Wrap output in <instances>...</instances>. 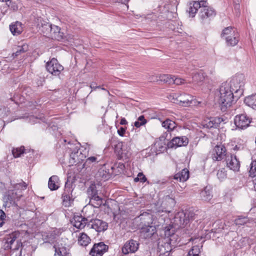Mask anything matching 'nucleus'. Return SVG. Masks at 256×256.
Instances as JSON below:
<instances>
[{"instance_id": "2eb2a0df", "label": "nucleus", "mask_w": 256, "mask_h": 256, "mask_svg": "<svg viewBox=\"0 0 256 256\" xmlns=\"http://www.w3.org/2000/svg\"><path fill=\"white\" fill-rule=\"evenodd\" d=\"M226 166L234 172L239 171L240 168V162L236 156L234 154H228L226 156Z\"/></svg>"}, {"instance_id": "f257e3e1", "label": "nucleus", "mask_w": 256, "mask_h": 256, "mask_svg": "<svg viewBox=\"0 0 256 256\" xmlns=\"http://www.w3.org/2000/svg\"><path fill=\"white\" fill-rule=\"evenodd\" d=\"M194 216V214L192 212L188 210L178 212L174 217V223L180 227H182V232L189 234L191 232L188 228H185V226L193 220Z\"/></svg>"}, {"instance_id": "72a5a7b5", "label": "nucleus", "mask_w": 256, "mask_h": 256, "mask_svg": "<svg viewBox=\"0 0 256 256\" xmlns=\"http://www.w3.org/2000/svg\"><path fill=\"white\" fill-rule=\"evenodd\" d=\"M20 236V233L17 232H14L10 234L6 238V244H8L6 247L8 248H11L14 242Z\"/></svg>"}, {"instance_id": "f704fd0d", "label": "nucleus", "mask_w": 256, "mask_h": 256, "mask_svg": "<svg viewBox=\"0 0 256 256\" xmlns=\"http://www.w3.org/2000/svg\"><path fill=\"white\" fill-rule=\"evenodd\" d=\"M137 218H140L142 224H150L152 220V215L148 212H144Z\"/></svg>"}, {"instance_id": "f03ea898", "label": "nucleus", "mask_w": 256, "mask_h": 256, "mask_svg": "<svg viewBox=\"0 0 256 256\" xmlns=\"http://www.w3.org/2000/svg\"><path fill=\"white\" fill-rule=\"evenodd\" d=\"M229 86L235 94L236 99L238 100L244 93L245 78L243 74H237L228 82Z\"/></svg>"}, {"instance_id": "4468645a", "label": "nucleus", "mask_w": 256, "mask_h": 256, "mask_svg": "<svg viewBox=\"0 0 256 256\" xmlns=\"http://www.w3.org/2000/svg\"><path fill=\"white\" fill-rule=\"evenodd\" d=\"M251 122L250 118L246 114L236 115L234 120L236 126L240 129L247 128Z\"/></svg>"}, {"instance_id": "6ab92c4d", "label": "nucleus", "mask_w": 256, "mask_h": 256, "mask_svg": "<svg viewBox=\"0 0 256 256\" xmlns=\"http://www.w3.org/2000/svg\"><path fill=\"white\" fill-rule=\"evenodd\" d=\"M90 217L86 216L82 217V216H74L73 218V225L78 229H82L86 226L88 228V224L89 223Z\"/></svg>"}, {"instance_id": "39448f33", "label": "nucleus", "mask_w": 256, "mask_h": 256, "mask_svg": "<svg viewBox=\"0 0 256 256\" xmlns=\"http://www.w3.org/2000/svg\"><path fill=\"white\" fill-rule=\"evenodd\" d=\"M46 68L48 72L54 76H58L64 70V66L55 58L47 62Z\"/></svg>"}, {"instance_id": "393cba45", "label": "nucleus", "mask_w": 256, "mask_h": 256, "mask_svg": "<svg viewBox=\"0 0 256 256\" xmlns=\"http://www.w3.org/2000/svg\"><path fill=\"white\" fill-rule=\"evenodd\" d=\"M222 121V120L220 118H211L204 120L203 126L208 128H216Z\"/></svg>"}, {"instance_id": "338daca9", "label": "nucleus", "mask_w": 256, "mask_h": 256, "mask_svg": "<svg viewBox=\"0 0 256 256\" xmlns=\"http://www.w3.org/2000/svg\"><path fill=\"white\" fill-rule=\"evenodd\" d=\"M200 2L202 6L206 4V0H200V2Z\"/></svg>"}, {"instance_id": "8fccbe9b", "label": "nucleus", "mask_w": 256, "mask_h": 256, "mask_svg": "<svg viewBox=\"0 0 256 256\" xmlns=\"http://www.w3.org/2000/svg\"><path fill=\"white\" fill-rule=\"evenodd\" d=\"M147 122L144 116H140L138 118V120L134 123V126L136 128H140V126L144 125Z\"/></svg>"}, {"instance_id": "c85d7f7f", "label": "nucleus", "mask_w": 256, "mask_h": 256, "mask_svg": "<svg viewBox=\"0 0 256 256\" xmlns=\"http://www.w3.org/2000/svg\"><path fill=\"white\" fill-rule=\"evenodd\" d=\"M189 178V171L184 168L174 176V178L180 182H186Z\"/></svg>"}, {"instance_id": "09e8293b", "label": "nucleus", "mask_w": 256, "mask_h": 256, "mask_svg": "<svg viewBox=\"0 0 256 256\" xmlns=\"http://www.w3.org/2000/svg\"><path fill=\"white\" fill-rule=\"evenodd\" d=\"M12 185L14 192L16 190H24L27 187V184L24 182L17 184H12Z\"/></svg>"}, {"instance_id": "bf43d9fd", "label": "nucleus", "mask_w": 256, "mask_h": 256, "mask_svg": "<svg viewBox=\"0 0 256 256\" xmlns=\"http://www.w3.org/2000/svg\"><path fill=\"white\" fill-rule=\"evenodd\" d=\"M126 132V128H123V127H121L118 130V134L120 136H124V134Z\"/></svg>"}, {"instance_id": "a18cd8bd", "label": "nucleus", "mask_w": 256, "mask_h": 256, "mask_svg": "<svg viewBox=\"0 0 256 256\" xmlns=\"http://www.w3.org/2000/svg\"><path fill=\"white\" fill-rule=\"evenodd\" d=\"M250 220L248 217L244 216H238L237 218L234 220V224L236 225H244V224L250 223Z\"/></svg>"}, {"instance_id": "5701e85b", "label": "nucleus", "mask_w": 256, "mask_h": 256, "mask_svg": "<svg viewBox=\"0 0 256 256\" xmlns=\"http://www.w3.org/2000/svg\"><path fill=\"white\" fill-rule=\"evenodd\" d=\"M202 4L197 1H192L188 2V8L186 12L189 14V16L194 18L195 16L196 13L198 8H200Z\"/></svg>"}, {"instance_id": "2f4dec72", "label": "nucleus", "mask_w": 256, "mask_h": 256, "mask_svg": "<svg viewBox=\"0 0 256 256\" xmlns=\"http://www.w3.org/2000/svg\"><path fill=\"white\" fill-rule=\"evenodd\" d=\"M244 104L254 110H256V93L245 98Z\"/></svg>"}, {"instance_id": "9b49d317", "label": "nucleus", "mask_w": 256, "mask_h": 256, "mask_svg": "<svg viewBox=\"0 0 256 256\" xmlns=\"http://www.w3.org/2000/svg\"><path fill=\"white\" fill-rule=\"evenodd\" d=\"M36 22L38 30L42 33L44 36H47L52 32V25L44 20L42 18H38Z\"/></svg>"}, {"instance_id": "dca6fc26", "label": "nucleus", "mask_w": 256, "mask_h": 256, "mask_svg": "<svg viewBox=\"0 0 256 256\" xmlns=\"http://www.w3.org/2000/svg\"><path fill=\"white\" fill-rule=\"evenodd\" d=\"M226 156V148L224 145L216 146L212 151V158L214 161H220Z\"/></svg>"}, {"instance_id": "603ef678", "label": "nucleus", "mask_w": 256, "mask_h": 256, "mask_svg": "<svg viewBox=\"0 0 256 256\" xmlns=\"http://www.w3.org/2000/svg\"><path fill=\"white\" fill-rule=\"evenodd\" d=\"M249 173L250 176L252 177L256 176V160L252 162Z\"/></svg>"}, {"instance_id": "3c124183", "label": "nucleus", "mask_w": 256, "mask_h": 256, "mask_svg": "<svg viewBox=\"0 0 256 256\" xmlns=\"http://www.w3.org/2000/svg\"><path fill=\"white\" fill-rule=\"evenodd\" d=\"M216 175L220 180H222L226 178V170L224 168H222L218 170Z\"/></svg>"}, {"instance_id": "774afa93", "label": "nucleus", "mask_w": 256, "mask_h": 256, "mask_svg": "<svg viewBox=\"0 0 256 256\" xmlns=\"http://www.w3.org/2000/svg\"><path fill=\"white\" fill-rule=\"evenodd\" d=\"M240 149V147L238 146L237 145L235 146L234 148V150H238Z\"/></svg>"}, {"instance_id": "37998d69", "label": "nucleus", "mask_w": 256, "mask_h": 256, "mask_svg": "<svg viewBox=\"0 0 256 256\" xmlns=\"http://www.w3.org/2000/svg\"><path fill=\"white\" fill-rule=\"evenodd\" d=\"M159 80L161 82H163L166 83H168L169 84H172V82H173V78H174V76H172L169 74H160L158 76Z\"/></svg>"}, {"instance_id": "6e6552de", "label": "nucleus", "mask_w": 256, "mask_h": 256, "mask_svg": "<svg viewBox=\"0 0 256 256\" xmlns=\"http://www.w3.org/2000/svg\"><path fill=\"white\" fill-rule=\"evenodd\" d=\"M167 238H163L158 242V251L160 256H168L172 250V246H174Z\"/></svg>"}, {"instance_id": "1a4fd4ad", "label": "nucleus", "mask_w": 256, "mask_h": 256, "mask_svg": "<svg viewBox=\"0 0 256 256\" xmlns=\"http://www.w3.org/2000/svg\"><path fill=\"white\" fill-rule=\"evenodd\" d=\"M107 222L99 219L90 218L89 223L88 224V229H94L98 232H104L108 229Z\"/></svg>"}, {"instance_id": "20e7f679", "label": "nucleus", "mask_w": 256, "mask_h": 256, "mask_svg": "<svg viewBox=\"0 0 256 256\" xmlns=\"http://www.w3.org/2000/svg\"><path fill=\"white\" fill-rule=\"evenodd\" d=\"M72 182L68 180L65 184L64 192L62 194V204L66 207L71 206L73 202L72 192L73 191Z\"/></svg>"}, {"instance_id": "c9c22d12", "label": "nucleus", "mask_w": 256, "mask_h": 256, "mask_svg": "<svg viewBox=\"0 0 256 256\" xmlns=\"http://www.w3.org/2000/svg\"><path fill=\"white\" fill-rule=\"evenodd\" d=\"M162 126L167 129L168 132H171L176 127V123L169 118H167L162 124Z\"/></svg>"}, {"instance_id": "680f3d73", "label": "nucleus", "mask_w": 256, "mask_h": 256, "mask_svg": "<svg viewBox=\"0 0 256 256\" xmlns=\"http://www.w3.org/2000/svg\"><path fill=\"white\" fill-rule=\"evenodd\" d=\"M5 218H6L5 213L2 210H0V219L1 220H3Z\"/></svg>"}, {"instance_id": "58836bf2", "label": "nucleus", "mask_w": 256, "mask_h": 256, "mask_svg": "<svg viewBox=\"0 0 256 256\" xmlns=\"http://www.w3.org/2000/svg\"><path fill=\"white\" fill-rule=\"evenodd\" d=\"M28 50V46L27 44H24L22 46H18L16 48V50L13 53L12 56L14 57H16L20 54L27 52Z\"/></svg>"}, {"instance_id": "49530a36", "label": "nucleus", "mask_w": 256, "mask_h": 256, "mask_svg": "<svg viewBox=\"0 0 256 256\" xmlns=\"http://www.w3.org/2000/svg\"><path fill=\"white\" fill-rule=\"evenodd\" d=\"M200 196L202 199L206 201H209L212 198L211 191L207 190L206 188L201 192Z\"/></svg>"}, {"instance_id": "473e14b6", "label": "nucleus", "mask_w": 256, "mask_h": 256, "mask_svg": "<svg viewBox=\"0 0 256 256\" xmlns=\"http://www.w3.org/2000/svg\"><path fill=\"white\" fill-rule=\"evenodd\" d=\"M226 44L230 46H236L239 41V36L238 33H236L232 36H226L225 38Z\"/></svg>"}, {"instance_id": "f3484780", "label": "nucleus", "mask_w": 256, "mask_h": 256, "mask_svg": "<svg viewBox=\"0 0 256 256\" xmlns=\"http://www.w3.org/2000/svg\"><path fill=\"white\" fill-rule=\"evenodd\" d=\"M108 246L105 244L103 242L95 244L90 252L92 256H102L104 253L108 250Z\"/></svg>"}, {"instance_id": "de8ad7c7", "label": "nucleus", "mask_w": 256, "mask_h": 256, "mask_svg": "<svg viewBox=\"0 0 256 256\" xmlns=\"http://www.w3.org/2000/svg\"><path fill=\"white\" fill-rule=\"evenodd\" d=\"M24 152V146L20 148H14L12 150V154L16 158H18L21 156Z\"/></svg>"}, {"instance_id": "e433bc0d", "label": "nucleus", "mask_w": 256, "mask_h": 256, "mask_svg": "<svg viewBox=\"0 0 256 256\" xmlns=\"http://www.w3.org/2000/svg\"><path fill=\"white\" fill-rule=\"evenodd\" d=\"M90 240V238L86 234L82 233L78 237V243L82 246H86L88 245Z\"/></svg>"}, {"instance_id": "a878e982", "label": "nucleus", "mask_w": 256, "mask_h": 256, "mask_svg": "<svg viewBox=\"0 0 256 256\" xmlns=\"http://www.w3.org/2000/svg\"><path fill=\"white\" fill-rule=\"evenodd\" d=\"M86 156H84L82 152H78V150L75 152H72L70 154L69 163L70 166H73L76 164L80 163V161H83Z\"/></svg>"}, {"instance_id": "0eeeda50", "label": "nucleus", "mask_w": 256, "mask_h": 256, "mask_svg": "<svg viewBox=\"0 0 256 256\" xmlns=\"http://www.w3.org/2000/svg\"><path fill=\"white\" fill-rule=\"evenodd\" d=\"M22 196L21 194H18L14 190H10L3 198V206L10 208L11 206H16V200H18Z\"/></svg>"}, {"instance_id": "bb28decb", "label": "nucleus", "mask_w": 256, "mask_h": 256, "mask_svg": "<svg viewBox=\"0 0 256 256\" xmlns=\"http://www.w3.org/2000/svg\"><path fill=\"white\" fill-rule=\"evenodd\" d=\"M10 30L14 36H18L23 30L22 24L18 21L12 23L10 25Z\"/></svg>"}, {"instance_id": "9d476101", "label": "nucleus", "mask_w": 256, "mask_h": 256, "mask_svg": "<svg viewBox=\"0 0 256 256\" xmlns=\"http://www.w3.org/2000/svg\"><path fill=\"white\" fill-rule=\"evenodd\" d=\"M164 238H167L174 244H176L178 242L180 241V238L177 234H176V228L173 225L169 224L164 228Z\"/></svg>"}, {"instance_id": "b1692460", "label": "nucleus", "mask_w": 256, "mask_h": 256, "mask_svg": "<svg viewBox=\"0 0 256 256\" xmlns=\"http://www.w3.org/2000/svg\"><path fill=\"white\" fill-rule=\"evenodd\" d=\"M176 202L174 198L170 197V196H166L164 200L162 201V208H160L158 210V212H165L166 213H170L171 210L168 208V206L166 207L165 205H170V207H172L174 206Z\"/></svg>"}, {"instance_id": "c03bdc74", "label": "nucleus", "mask_w": 256, "mask_h": 256, "mask_svg": "<svg viewBox=\"0 0 256 256\" xmlns=\"http://www.w3.org/2000/svg\"><path fill=\"white\" fill-rule=\"evenodd\" d=\"M192 82L196 84L202 82L205 78L204 74L202 72H199L195 74L192 76Z\"/></svg>"}, {"instance_id": "4d7b16f0", "label": "nucleus", "mask_w": 256, "mask_h": 256, "mask_svg": "<svg viewBox=\"0 0 256 256\" xmlns=\"http://www.w3.org/2000/svg\"><path fill=\"white\" fill-rule=\"evenodd\" d=\"M74 165L76 166L77 170L78 172L82 171L85 166H86V162L83 163V161H80V163L76 164Z\"/></svg>"}, {"instance_id": "6e6d98bb", "label": "nucleus", "mask_w": 256, "mask_h": 256, "mask_svg": "<svg viewBox=\"0 0 256 256\" xmlns=\"http://www.w3.org/2000/svg\"><path fill=\"white\" fill-rule=\"evenodd\" d=\"M54 248V256H63V254L62 252L61 248H60L58 246H57L56 244L54 246H53Z\"/></svg>"}, {"instance_id": "4c0bfd02", "label": "nucleus", "mask_w": 256, "mask_h": 256, "mask_svg": "<svg viewBox=\"0 0 256 256\" xmlns=\"http://www.w3.org/2000/svg\"><path fill=\"white\" fill-rule=\"evenodd\" d=\"M202 246L196 245L192 247L190 250L187 256H200V250Z\"/></svg>"}, {"instance_id": "ea45409f", "label": "nucleus", "mask_w": 256, "mask_h": 256, "mask_svg": "<svg viewBox=\"0 0 256 256\" xmlns=\"http://www.w3.org/2000/svg\"><path fill=\"white\" fill-rule=\"evenodd\" d=\"M100 158L99 155L90 156L85 160L86 166H90V164H96L100 161Z\"/></svg>"}, {"instance_id": "052dcab7", "label": "nucleus", "mask_w": 256, "mask_h": 256, "mask_svg": "<svg viewBox=\"0 0 256 256\" xmlns=\"http://www.w3.org/2000/svg\"><path fill=\"white\" fill-rule=\"evenodd\" d=\"M61 250L63 256H65V253H70L69 250H67V248L65 246L62 247Z\"/></svg>"}, {"instance_id": "5fc2aeb1", "label": "nucleus", "mask_w": 256, "mask_h": 256, "mask_svg": "<svg viewBox=\"0 0 256 256\" xmlns=\"http://www.w3.org/2000/svg\"><path fill=\"white\" fill-rule=\"evenodd\" d=\"M173 81L172 84H176V85L182 84L186 83L184 80L180 78L176 77L175 76L174 78H173Z\"/></svg>"}, {"instance_id": "4be33fe9", "label": "nucleus", "mask_w": 256, "mask_h": 256, "mask_svg": "<svg viewBox=\"0 0 256 256\" xmlns=\"http://www.w3.org/2000/svg\"><path fill=\"white\" fill-rule=\"evenodd\" d=\"M216 15L215 10L210 7L206 4L202 6L199 16L201 19L204 20L208 18L212 17Z\"/></svg>"}, {"instance_id": "aec40b11", "label": "nucleus", "mask_w": 256, "mask_h": 256, "mask_svg": "<svg viewBox=\"0 0 256 256\" xmlns=\"http://www.w3.org/2000/svg\"><path fill=\"white\" fill-rule=\"evenodd\" d=\"M156 232V226L150 224H142L140 230L141 236L146 239L151 238Z\"/></svg>"}, {"instance_id": "79ce46f5", "label": "nucleus", "mask_w": 256, "mask_h": 256, "mask_svg": "<svg viewBox=\"0 0 256 256\" xmlns=\"http://www.w3.org/2000/svg\"><path fill=\"white\" fill-rule=\"evenodd\" d=\"M236 33H238L235 30H234L233 28H232V26H229L225 28L223 30L221 34V36L222 38H224L225 39L226 36H231L233 34H234Z\"/></svg>"}, {"instance_id": "a19ab883", "label": "nucleus", "mask_w": 256, "mask_h": 256, "mask_svg": "<svg viewBox=\"0 0 256 256\" xmlns=\"http://www.w3.org/2000/svg\"><path fill=\"white\" fill-rule=\"evenodd\" d=\"M91 202L93 203L94 206L98 208L102 204V199L96 194H94L90 199Z\"/></svg>"}, {"instance_id": "ddd939ff", "label": "nucleus", "mask_w": 256, "mask_h": 256, "mask_svg": "<svg viewBox=\"0 0 256 256\" xmlns=\"http://www.w3.org/2000/svg\"><path fill=\"white\" fill-rule=\"evenodd\" d=\"M114 151L120 158L123 160L128 159L131 154L130 152L128 150L126 145L124 144L122 142H118L114 148Z\"/></svg>"}, {"instance_id": "7ed1b4c3", "label": "nucleus", "mask_w": 256, "mask_h": 256, "mask_svg": "<svg viewBox=\"0 0 256 256\" xmlns=\"http://www.w3.org/2000/svg\"><path fill=\"white\" fill-rule=\"evenodd\" d=\"M172 96L173 99L176 100L174 102L182 106H196L200 104V102L194 99V97L186 93L174 94Z\"/></svg>"}, {"instance_id": "0e129e2a", "label": "nucleus", "mask_w": 256, "mask_h": 256, "mask_svg": "<svg viewBox=\"0 0 256 256\" xmlns=\"http://www.w3.org/2000/svg\"><path fill=\"white\" fill-rule=\"evenodd\" d=\"M128 123L125 118H122L120 122V124L122 125L126 124Z\"/></svg>"}, {"instance_id": "864d4df0", "label": "nucleus", "mask_w": 256, "mask_h": 256, "mask_svg": "<svg viewBox=\"0 0 256 256\" xmlns=\"http://www.w3.org/2000/svg\"><path fill=\"white\" fill-rule=\"evenodd\" d=\"M146 180V176L142 173L139 172L138 174V176L134 179L135 182H144Z\"/></svg>"}, {"instance_id": "c756f323", "label": "nucleus", "mask_w": 256, "mask_h": 256, "mask_svg": "<svg viewBox=\"0 0 256 256\" xmlns=\"http://www.w3.org/2000/svg\"><path fill=\"white\" fill-rule=\"evenodd\" d=\"M52 32L50 36L58 40H62L64 38V34L60 32V28L56 26H52Z\"/></svg>"}, {"instance_id": "69168bd1", "label": "nucleus", "mask_w": 256, "mask_h": 256, "mask_svg": "<svg viewBox=\"0 0 256 256\" xmlns=\"http://www.w3.org/2000/svg\"><path fill=\"white\" fill-rule=\"evenodd\" d=\"M90 87L92 90H96V89L100 88V86H94V84H92L90 86Z\"/></svg>"}, {"instance_id": "13d9d810", "label": "nucleus", "mask_w": 256, "mask_h": 256, "mask_svg": "<svg viewBox=\"0 0 256 256\" xmlns=\"http://www.w3.org/2000/svg\"><path fill=\"white\" fill-rule=\"evenodd\" d=\"M28 119L29 122L31 124L36 123L38 121V119L34 116H30Z\"/></svg>"}, {"instance_id": "7c9ffc66", "label": "nucleus", "mask_w": 256, "mask_h": 256, "mask_svg": "<svg viewBox=\"0 0 256 256\" xmlns=\"http://www.w3.org/2000/svg\"><path fill=\"white\" fill-rule=\"evenodd\" d=\"M226 93L227 94H234V92L230 88V86L228 84V81L224 82L222 84L220 87L219 94H224Z\"/></svg>"}, {"instance_id": "423d86ee", "label": "nucleus", "mask_w": 256, "mask_h": 256, "mask_svg": "<svg viewBox=\"0 0 256 256\" xmlns=\"http://www.w3.org/2000/svg\"><path fill=\"white\" fill-rule=\"evenodd\" d=\"M218 102L220 106L221 110L224 112L226 110L227 108L232 106L237 100H235V95L232 94H220L218 95Z\"/></svg>"}, {"instance_id": "412c9836", "label": "nucleus", "mask_w": 256, "mask_h": 256, "mask_svg": "<svg viewBox=\"0 0 256 256\" xmlns=\"http://www.w3.org/2000/svg\"><path fill=\"white\" fill-rule=\"evenodd\" d=\"M188 142V138L186 136L175 137L168 143V146L169 148L178 147L184 146Z\"/></svg>"}, {"instance_id": "f8f14e48", "label": "nucleus", "mask_w": 256, "mask_h": 256, "mask_svg": "<svg viewBox=\"0 0 256 256\" xmlns=\"http://www.w3.org/2000/svg\"><path fill=\"white\" fill-rule=\"evenodd\" d=\"M140 243L133 239L128 240L122 248V253L124 254H128L130 253H135L138 249Z\"/></svg>"}, {"instance_id": "e2e57ef3", "label": "nucleus", "mask_w": 256, "mask_h": 256, "mask_svg": "<svg viewBox=\"0 0 256 256\" xmlns=\"http://www.w3.org/2000/svg\"><path fill=\"white\" fill-rule=\"evenodd\" d=\"M162 142H160V146L158 147V148L160 149L159 150L160 151H164L166 149V147L162 145ZM158 144L159 146V145H160V144L158 143Z\"/></svg>"}, {"instance_id": "a211bd4d", "label": "nucleus", "mask_w": 256, "mask_h": 256, "mask_svg": "<svg viewBox=\"0 0 256 256\" xmlns=\"http://www.w3.org/2000/svg\"><path fill=\"white\" fill-rule=\"evenodd\" d=\"M113 168L114 167L112 166H110L106 164H103L96 174L97 177L104 181L108 180L111 176Z\"/></svg>"}, {"instance_id": "cd10ccee", "label": "nucleus", "mask_w": 256, "mask_h": 256, "mask_svg": "<svg viewBox=\"0 0 256 256\" xmlns=\"http://www.w3.org/2000/svg\"><path fill=\"white\" fill-rule=\"evenodd\" d=\"M48 186L51 190H55L59 188V178L57 176H52L49 178Z\"/></svg>"}]
</instances>
